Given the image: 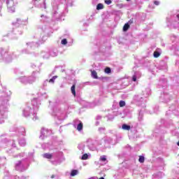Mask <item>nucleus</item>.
Segmentation results:
<instances>
[{
	"instance_id": "obj_1",
	"label": "nucleus",
	"mask_w": 179,
	"mask_h": 179,
	"mask_svg": "<svg viewBox=\"0 0 179 179\" xmlns=\"http://www.w3.org/2000/svg\"><path fill=\"white\" fill-rule=\"evenodd\" d=\"M122 129H124V131H129V129H131V126L124 124L122 126Z\"/></svg>"
},
{
	"instance_id": "obj_2",
	"label": "nucleus",
	"mask_w": 179,
	"mask_h": 179,
	"mask_svg": "<svg viewBox=\"0 0 179 179\" xmlns=\"http://www.w3.org/2000/svg\"><path fill=\"white\" fill-rule=\"evenodd\" d=\"M76 89V85H73L71 88V93L72 94H73L74 96H76V91L75 90Z\"/></svg>"
},
{
	"instance_id": "obj_3",
	"label": "nucleus",
	"mask_w": 179,
	"mask_h": 179,
	"mask_svg": "<svg viewBox=\"0 0 179 179\" xmlns=\"http://www.w3.org/2000/svg\"><path fill=\"white\" fill-rule=\"evenodd\" d=\"M43 157H45V159H52V155L49 153H45L43 155Z\"/></svg>"
},
{
	"instance_id": "obj_4",
	"label": "nucleus",
	"mask_w": 179,
	"mask_h": 179,
	"mask_svg": "<svg viewBox=\"0 0 179 179\" xmlns=\"http://www.w3.org/2000/svg\"><path fill=\"white\" fill-rule=\"evenodd\" d=\"M92 76L94 78V79H97L99 77L97 76V72L96 71H92Z\"/></svg>"
},
{
	"instance_id": "obj_5",
	"label": "nucleus",
	"mask_w": 179,
	"mask_h": 179,
	"mask_svg": "<svg viewBox=\"0 0 179 179\" xmlns=\"http://www.w3.org/2000/svg\"><path fill=\"white\" fill-rule=\"evenodd\" d=\"M101 9H104V6L102 3H99L96 6V10H100Z\"/></svg>"
},
{
	"instance_id": "obj_6",
	"label": "nucleus",
	"mask_w": 179,
	"mask_h": 179,
	"mask_svg": "<svg viewBox=\"0 0 179 179\" xmlns=\"http://www.w3.org/2000/svg\"><path fill=\"white\" fill-rule=\"evenodd\" d=\"M77 129L78 131H82L83 129V124L82 122L78 124Z\"/></svg>"
},
{
	"instance_id": "obj_7",
	"label": "nucleus",
	"mask_w": 179,
	"mask_h": 179,
	"mask_svg": "<svg viewBox=\"0 0 179 179\" xmlns=\"http://www.w3.org/2000/svg\"><path fill=\"white\" fill-rule=\"evenodd\" d=\"M138 162L140 163H145V157L142 155L139 156Z\"/></svg>"
},
{
	"instance_id": "obj_8",
	"label": "nucleus",
	"mask_w": 179,
	"mask_h": 179,
	"mask_svg": "<svg viewBox=\"0 0 179 179\" xmlns=\"http://www.w3.org/2000/svg\"><path fill=\"white\" fill-rule=\"evenodd\" d=\"M76 174H78V170H73L71 172V177H75V176H76Z\"/></svg>"
},
{
	"instance_id": "obj_9",
	"label": "nucleus",
	"mask_w": 179,
	"mask_h": 179,
	"mask_svg": "<svg viewBox=\"0 0 179 179\" xmlns=\"http://www.w3.org/2000/svg\"><path fill=\"white\" fill-rule=\"evenodd\" d=\"M128 29H129V25L128 24V23H127L123 27V31H128Z\"/></svg>"
},
{
	"instance_id": "obj_10",
	"label": "nucleus",
	"mask_w": 179,
	"mask_h": 179,
	"mask_svg": "<svg viewBox=\"0 0 179 179\" xmlns=\"http://www.w3.org/2000/svg\"><path fill=\"white\" fill-rule=\"evenodd\" d=\"M87 159H89V155H87V154H84L81 157L82 160H87Z\"/></svg>"
},
{
	"instance_id": "obj_11",
	"label": "nucleus",
	"mask_w": 179,
	"mask_h": 179,
	"mask_svg": "<svg viewBox=\"0 0 179 179\" xmlns=\"http://www.w3.org/2000/svg\"><path fill=\"white\" fill-rule=\"evenodd\" d=\"M99 160L101 162H106L107 160V158H106V155H103V156L100 157Z\"/></svg>"
},
{
	"instance_id": "obj_12",
	"label": "nucleus",
	"mask_w": 179,
	"mask_h": 179,
	"mask_svg": "<svg viewBox=\"0 0 179 179\" xmlns=\"http://www.w3.org/2000/svg\"><path fill=\"white\" fill-rule=\"evenodd\" d=\"M160 57V52L155 51L154 52V57L155 58H159Z\"/></svg>"
},
{
	"instance_id": "obj_13",
	"label": "nucleus",
	"mask_w": 179,
	"mask_h": 179,
	"mask_svg": "<svg viewBox=\"0 0 179 179\" xmlns=\"http://www.w3.org/2000/svg\"><path fill=\"white\" fill-rule=\"evenodd\" d=\"M57 78V76H53L51 79L49 80V83H54V81L56 80Z\"/></svg>"
},
{
	"instance_id": "obj_14",
	"label": "nucleus",
	"mask_w": 179,
	"mask_h": 179,
	"mask_svg": "<svg viewBox=\"0 0 179 179\" xmlns=\"http://www.w3.org/2000/svg\"><path fill=\"white\" fill-rule=\"evenodd\" d=\"M105 73H111V69H110V67H106L105 69Z\"/></svg>"
},
{
	"instance_id": "obj_15",
	"label": "nucleus",
	"mask_w": 179,
	"mask_h": 179,
	"mask_svg": "<svg viewBox=\"0 0 179 179\" xmlns=\"http://www.w3.org/2000/svg\"><path fill=\"white\" fill-rule=\"evenodd\" d=\"M62 44L63 45H66L68 44V41H66V38H64L62 41Z\"/></svg>"
},
{
	"instance_id": "obj_16",
	"label": "nucleus",
	"mask_w": 179,
	"mask_h": 179,
	"mask_svg": "<svg viewBox=\"0 0 179 179\" xmlns=\"http://www.w3.org/2000/svg\"><path fill=\"white\" fill-rule=\"evenodd\" d=\"M119 104H120V107H124V106H125V101H120V103H119Z\"/></svg>"
},
{
	"instance_id": "obj_17",
	"label": "nucleus",
	"mask_w": 179,
	"mask_h": 179,
	"mask_svg": "<svg viewBox=\"0 0 179 179\" xmlns=\"http://www.w3.org/2000/svg\"><path fill=\"white\" fill-rule=\"evenodd\" d=\"M112 1L111 0H106L105 1V3H106V5H110L111 4Z\"/></svg>"
},
{
	"instance_id": "obj_18",
	"label": "nucleus",
	"mask_w": 179,
	"mask_h": 179,
	"mask_svg": "<svg viewBox=\"0 0 179 179\" xmlns=\"http://www.w3.org/2000/svg\"><path fill=\"white\" fill-rule=\"evenodd\" d=\"M132 80L133 82H136V76H133Z\"/></svg>"
},
{
	"instance_id": "obj_19",
	"label": "nucleus",
	"mask_w": 179,
	"mask_h": 179,
	"mask_svg": "<svg viewBox=\"0 0 179 179\" xmlns=\"http://www.w3.org/2000/svg\"><path fill=\"white\" fill-rule=\"evenodd\" d=\"M154 3H155V5L159 6L160 2H159L158 1H155Z\"/></svg>"
},
{
	"instance_id": "obj_20",
	"label": "nucleus",
	"mask_w": 179,
	"mask_h": 179,
	"mask_svg": "<svg viewBox=\"0 0 179 179\" xmlns=\"http://www.w3.org/2000/svg\"><path fill=\"white\" fill-rule=\"evenodd\" d=\"M55 178V175H52L51 176V178Z\"/></svg>"
},
{
	"instance_id": "obj_21",
	"label": "nucleus",
	"mask_w": 179,
	"mask_h": 179,
	"mask_svg": "<svg viewBox=\"0 0 179 179\" xmlns=\"http://www.w3.org/2000/svg\"><path fill=\"white\" fill-rule=\"evenodd\" d=\"M129 23H132V20H129Z\"/></svg>"
},
{
	"instance_id": "obj_22",
	"label": "nucleus",
	"mask_w": 179,
	"mask_h": 179,
	"mask_svg": "<svg viewBox=\"0 0 179 179\" xmlns=\"http://www.w3.org/2000/svg\"><path fill=\"white\" fill-rule=\"evenodd\" d=\"M177 145H178V146H179V141H178V142L177 143Z\"/></svg>"
},
{
	"instance_id": "obj_23",
	"label": "nucleus",
	"mask_w": 179,
	"mask_h": 179,
	"mask_svg": "<svg viewBox=\"0 0 179 179\" xmlns=\"http://www.w3.org/2000/svg\"><path fill=\"white\" fill-rule=\"evenodd\" d=\"M99 179H104V178H103V177H101V178H100Z\"/></svg>"
},
{
	"instance_id": "obj_24",
	"label": "nucleus",
	"mask_w": 179,
	"mask_h": 179,
	"mask_svg": "<svg viewBox=\"0 0 179 179\" xmlns=\"http://www.w3.org/2000/svg\"><path fill=\"white\" fill-rule=\"evenodd\" d=\"M127 1H131V0H127Z\"/></svg>"
}]
</instances>
